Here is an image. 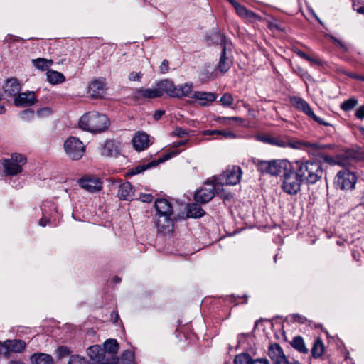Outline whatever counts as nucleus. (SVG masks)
Instances as JSON below:
<instances>
[{
  "label": "nucleus",
  "mask_w": 364,
  "mask_h": 364,
  "mask_svg": "<svg viewBox=\"0 0 364 364\" xmlns=\"http://www.w3.org/2000/svg\"><path fill=\"white\" fill-rule=\"evenodd\" d=\"M292 168L296 172L299 178L307 184H314L323 174L322 164L312 160H297Z\"/></svg>",
  "instance_id": "1"
},
{
  "label": "nucleus",
  "mask_w": 364,
  "mask_h": 364,
  "mask_svg": "<svg viewBox=\"0 0 364 364\" xmlns=\"http://www.w3.org/2000/svg\"><path fill=\"white\" fill-rule=\"evenodd\" d=\"M109 125V120L105 114L97 112H89L79 120V127L85 131L97 133L105 131Z\"/></svg>",
  "instance_id": "2"
},
{
  "label": "nucleus",
  "mask_w": 364,
  "mask_h": 364,
  "mask_svg": "<svg viewBox=\"0 0 364 364\" xmlns=\"http://www.w3.org/2000/svg\"><path fill=\"white\" fill-rule=\"evenodd\" d=\"M215 194L224 200H230L232 198L230 193H225L223 188L215 184L210 178L207 180L203 188L196 191L194 200L198 203L205 204L210 201Z\"/></svg>",
  "instance_id": "3"
},
{
  "label": "nucleus",
  "mask_w": 364,
  "mask_h": 364,
  "mask_svg": "<svg viewBox=\"0 0 364 364\" xmlns=\"http://www.w3.org/2000/svg\"><path fill=\"white\" fill-rule=\"evenodd\" d=\"M253 161L259 172L271 176H278L282 172L284 173L291 167V163L286 159H273L270 161L254 159Z\"/></svg>",
  "instance_id": "4"
},
{
  "label": "nucleus",
  "mask_w": 364,
  "mask_h": 364,
  "mask_svg": "<svg viewBox=\"0 0 364 364\" xmlns=\"http://www.w3.org/2000/svg\"><path fill=\"white\" fill-rule=\"evenodd\" d=\"M26 162V157L18 153L12 154L9 159H2L1 164L5 176H16L21 173Z\"/></svg>",
  "instance_id": "5"
},
{
  "label": "nucleus",
  "mask_w": 364,
  "mask_h": 364,
  "mask_svg": "<svg viewBox=\"0 0 364 364\" xmlns=\"http://www.w3.org/2000/svg\"><path fill=\"white\" fill-rule=\"evenodd\" d=\"M242 169L240 166H228L225 171L218 176L212 177V181L220 188L223 186L236 185L240 181L242 177Z\"/></svg>",
  "instance_id": "6"
},
{
  "label": "nucleus",
  "mask_w": 364,
  "mask_h": 364,
  "mask_svg": "<svg viewBox=\"0 0 364 364\" xmlns=\"http://www.w3.org/2000/svg\"><path fill=\"white\" fill-rule=\"evenodd\" d=\"M300 179L291 165L290 168L284 173L283 191L289 195L296 194L300 191L301 183H304Z\"/></svg>",
  "instance_id": "7"
},
{
  "label": "nucleus",
  "mask_w": 364,
  "mask_h": 364,
  "mask_svg": "<svg viewBox=\"0 0 364 364\" xmlns=\"http://www.w3.org/2000/svg\"><path fill=\"white\" fill-rule=\"evenodd\" d=\"M64 149L70 159L79 160L85 151V146L78 138L70 136L64 142Z\"/></svg>",
  "instance_id": "8"
},
{
  "label": "nucleus",
  "mask_w": 364,
  "mask_h": 364,
  "mask_svg": "<svg viewBox=\"0 0 364 364\" xmlns=\"http://www.w3.org/2000/svg\"><path fill=\"white\" fill-rule=\"evenodd\" d=\"M357 178L354 173L347 169H342L338 172L335 179L336 188L341 190H352L354 188Z\"/></svg>",
  "instance_id": "9"
},
{
  "label": "nucleus",
  "mask_w": 364,
  "mask_h": 364,
  "mask_svg": "<svg viewBox=\"0 0 364 364\" xmlns=\"http://www.w3.org/2000/svg\"><path fill=\"white\" fill-rule=\"evenodd\" d=\"M290 102L291 104L294 106L297 109L305 113L307 116L313 119L315 122L318 123L319 124H322L324 126H330L331 124L328 122H326L324 120H323L321 118L316 116L313 110L311 109V107L308 104L307 102H306L304 99L299 97H290Z\"/></svg>",
  "instance_id": "10"
},
{
  "label": "nucleus",
  "mask_w": 364,
  "mask_h": 364,
  "mask_svg": "<svg viewBox=\"0 0 364 364\" xmlns=\"http://www.w3.org/2000/svg\"><path fill=\"white\" fill-rule=\"evenodd\" d=\"M272 145L281 148L289 147L294 149H304L303 141L294 140L287 135L274 136Z\"/></svg>",
  "instance_id": "11"
},
{
  "label": "nucleus",
  "mask_w": 364,
  "mask_h": 364,
  "mask_svg": "<svg viewBox=\"0 0 364 364\" xmlns=\"http://www.w3.org/2000/svg\"><path fill=\"white\" fill-rule=\"evenodd\" d=\"M230 2L235 8L236 13L243 19L250 22L260 21L262 18L256 13L248 10L245 6L235 0H230Z\"/></svg>",
  "instance_id": "12"
},
{
  "label": "nucleus",
  "mask_w": 364,
  "mask_h": 364,
  "mask_svg": "<svg viewBox=\"0 0 364 364\" xmlns=\"http://www.w3.org/2000/svg\"><path fill=\"white\" fill-rule=\"evenodd\" d=\"M80 186L90 193H96L102 189V182L99 178L86 176L79 180Z\"/></svg>",
  "instance_id": "13"
},
{
  "label": "nucleus",
  "mask_w": 364,
  "mask_h": 364,
  "mask_svg": "<svg viewBox=\"0 0 364 364\" xmlns=\"http://www.w3.org/2000/svg\"><path fill=\"white\" fill-rule=\"evenodd\" d=\"M172 154H166L164 155L162 158L156 161L154 160L146 164H139L131 169L129 170L127 175V176H134L139 173H141L146 171V169L155 167L158 166L160 163L164 162L166 160H168L171 158Z\"/></svg>",
  "instance_id": "14"
},
{
  "label": "nucleus",
  "mask_w": 364,
  "mask_h": 364,
  "mask_svg": "<svg viewBox=\"0 0 364 364\" xmlns=\"http://www.w3.org/2000/svg\"><path fill=\"white\" fill-rule=\"evenodd\" d=\"M268 355L274 364H289L281 346L278 343L269 346Z\"/></svg>",
  "instance_id": "15"
},
{
  "label": "nucleus",
  "mask_w": 364,
  "mask_h": 364,
  "mask_svg": "<svg viewBox=\"0 0 364 364\" xmlns=\"http://www.w3.org/2000/svg\"><path fill=\"white\" fill-rule=\"evenodd\" d=\"M156 227L158 232L164 235L169 234L173 232V222L169 215H157Z\"/></svg>",
  "instance_id": "16"
},
{
  "label": "nucleus",
  "mask_w": 364,
  "mask_h": 364,
  "mask_svg": "<svg viewBox=\"0 0 364 364\" xmlns=\"http://www.w3.org/2000/svg\"><path fill=\"white\" fill-rule=\"evenodd\" d=\"M221 44L223 46V48L218 64V69L221 73H225L230 68L232 62L228 55L226 40L224 39Z\"/></svg>",
  "instance_id": "17"
},
{
  "label": "nucleus",
  "mask_w": 364,
  "mask_h": 364,
  "mask_svg": "<svg viewBox=\"0 0 364 364\" xmlns=\"http://www.w3.org/2000/svg\"><path fill=\"white\" fill-rule=\"evenodd\" d=\"M132 142L134 148L139 151L145 150L151 144L149 135L142 132H136L133 136Z\"/></svg>",
  "instance_id": "18"
},
{
  "label": "nucleus",
  "mask_w": 364,
  "mask_h": 364,
  "mask_svg": "<svg viewBox=\"0 0 364 364\" xmlns=\"http://www.w3.org/2000/svg\"><path fill=\"white\" fill-rule=\"evenodd\" d=\"M133 97L136 100L143 99H154L160 97V93L156 88H144L140 87L136 89L133 92Z\"/></svg>",
  "instance_id": "19"
},
{
  "label": "nucleus",
  "mask_w": 364,
  "mask_h": 364,
  "mask_svg": "<svg viewBox=\"0 0 364 364\" xmlns=\"http://www.w3.org/2000/svg\"><path fill=\"white\" fill-rule=\"evenodd\" d=\"M174 85L175 84L172 80L165 79L158 82L156 87L157 91L160 93V97L166 94L169 97H174Z\"/></svg>",
  "instance_id": "20"
},
{
  "label": "nucleus",
  "mask_w": 364,
  "mask_h": 364,
  "mask_svg": "<svg viewBox=\"0 0 364 364\" xmlns=\"http://www.w3.org/2000/svg\"><path fill=\"white\" fill-rule=\"evenodd\" d=\"M117 196L120 200H132L134 196V189L129 182H124L119 185Z\"/></svg>",
  "instance_id": "21"
},
{
  "label": "nucleus",
  "mask_w": 364,
  "mask_h": 364,
  "mask_svg": "<svg viewBox=\"0 0 364 364\" xmlns=\"http://www.w3.org/2000/svg\"><path fill=\"white\" fill-rule=\"evenodd\" d=\"M155 208L157 215L173 214V207L171 203L165 198H158L155 201Z\"/></svg>",
  "instance_id": "22"
},
{
  "label": "nucleus",
  "mask_w": 364,
  "mask_h": 364,
  "mask_svg": "<svg viewBox=\"0 0 364 364\" xmlns=\"http://www.w3.org/2000/svg\"><path fill=\"white\" fill-rule=\"evenodd\" d=\"M216 95L213 92L196 91L191 96V98L199 101L201 106H207L210 102L216 100Z\"/></svg>",
  "instance_id": "23"
},
{
  "label": "nucleus",
  "mask_w": 364,
  "mask_h": 364,
  "mask_svg": "<svg viewBox=\"0 0 364 364\" xmlns=\"http://www.w3.org/2000/svg\"><path fill=\"white\" fill-rule=\"evenodd\" d=\"M87 355L91 360L95 362L105 360V349L99 345L90 346L87 350Z\"/></svg>",
  "instance_id": "24"
},
{
  "label": "nucleus",
  "mask_w": 364,
  "mask_h": 364,
  "mask_svg": "<svg viewBox=\"0 0 364 364\" xmlns=\"http://www.w3.org/2000/svg\"><path fill=\"white\" fill-rule=\"evenodd\" d=\"M36 100L33 92L20 93L14 99V105L17 107L31 106L36 102Z\"/></svg>",
  "instance_id": "25"
},
{
  "label": "nucleus",
  "mask_w": 364,
  "mask_h": 364,
  "mask_svg": "<svg viewBox=\"0 0 364 364\" xmlns=\"http://www.w3.org/2000/svg\"><path fill=\"white\" fill-rule=\"evenodd\" d=\"M3 89L6 95L12 97L19 94L21 85L16 79L11 78L6 80Z\"/></svg>",
  "instance_id": "26"
},
{
  "label": "nucleus",
  "mask_w": 364,
  "mask_h": 364,
  "mask_svg": "<svg viewBox=\"0 0 364 364\" xmlns=\"http://www.w3.org/2000/svg\"><path fill=\"white\" fill-rule=\"evenodd\" d=\"M105 85V82L101 79L93 80L89 85V93L93 97H100L104 93Z\"/></svg>",
  "instance_id": "27"
},
{
  "label": "nucleus",
  "mask_w": 364,
  "mask_h": 364,
  "mask_svg": "<svg viewBox=\"0 0 364 364\" xmlns=\"http://www.w3.org/2000/svg\"><path fill=\"white\" fill-rule=\"evenodd\" d=\"M26 343L23 340H6L4 342L3 346L8 350L14 353H21L26 348Z\"/></svg>",
  "instance_id": "28"
},
{
  "label": "nucleus",
  "mask_w": 364,
  "mask_h": 364,
  "mask_svg": "<svg viewBox=\"0 0 364 364\" xmlns=\"http://www.w3.org/2000/svg\"><path fill=\"white\" fill-rule=\"evenodd\" d=\"M174 97L183 98L185 97H191L193 90V83L186 82L182 85H174Z\"/></svg>",
  "instance_id": "29"
},
{
  "label": "nucleus",
  "mask_w": 364,
  "mask_h": 364,
  "mask_svg": "<svg viewBox=\"0 0 364 364\" xmlns=\"http://www.w3.org/2000/svg\"><path fill=\"white\" fill-rule=\"evenodd\" d=\"M31 364H53L54 360L53 357L47 353H35L31 358Z\"/></svg>",
  "instance_id": "30"
},
{
  "label": "nucleus",
  "mask_w": 364,
  "mask_h": 364,
  "mask_svg": "<svg viewBox=\"0 0 364 364\" xmlns=\"http://www.w3.org/2000/svg\"><path fill=\"white\" fill-rule=\"evenodd\" d=\"M205 212L200 207V205L197 203H190L187 205V217L193 218H199L203 217L205 215Z\"/></svg>",
  "instance_id": "31"
},
{
  "label": "nucleus",
  "mask_w": 364,
  "mask_h": 364,
  "mask_svg": "<svg viewBox=\"0 0 364 364\" xmlns=\"http://www.w3.org/2000/svg\"><path fill=\"white\" fill-rule=\"evenodd\" d=\"M102 349H105V354H111L112 357H117L116 354L119 350V343L116 339H107L104 343Z\"/></svg>",
  "instance_id": "32"
},
{
  "label": "nucleus",
  "mask_w": 364,
  "mask_h": 364,
  "mask_svg": "<svg viewBox=\"0 0 364 364\" xmlns=\"http://www.w3.org/2000/svg\"><path fill=\"white\" fill-rule=\"evenodd\" d=\"M46 76L47 80L52 85L60 84L65 81V77L62 73L53 70H48Z\"/></svg>",
  "instance_id": "33"
},
{
  "label": "nucleus",
  "mask_w": 364,
  "mask_h": 364,
  "mask_svg": "<svg viewBox=\"0 0 364 364\" xmlns=\"http://www.w3.org/2000/svg\"><path fill=\"white\" fill-rule=\"evenodd\" d=\"M118 154V149L113 141H105L102 149V155L106 156H116Z\"/></svg>",
  "instance_id": "34"
},
{
  "label": "nucleus",
  "mask_w": 364,
  "mask_h": 364,
  "mask_svg": "<svg viewBox=\"0 0 364 364\" xmlns=\"http://www.w3.org/2000/svg\"><path fill=\"white\" fill-rule=\"evenodd\" d=\"M324 344L320 338H317L311 348V355L314 358L321 357L324 352Z\"/></svg>",
  "instance_id": "35"
},
{
  "label": "nucleus",
  "mask_w": 364,
  "mask_h": 364,
  "mask_svg": "<svg viewBox=\"0 0 364 364\" xmlns=\"http://www.w3.org/2000/svg\"><path fill=\"white\" fill-rule=\"evenodd\" d=\"M32 63L37 69L48 71V68L53 64V61L46 58H37L33 59Z\"/></svg>",
  "instance_id": "36"
},
{
  "label": "nucleus",
  "mask_w": 364,
  "mask_h": 364,
  "mask_svg": "<svg viewBox=\"0 0 364 364\" xmlns=\"http://www.w3.org/2000/svg\"><path fill=\"white\" fill-rule=\"evenodd\" d=\"M292 347L302 353H306L308 349L305 346L304 341L301 336H296L291 342Z\"/></svg>",
  "instance_id": "37"
},
{
  "label": "nucleus",
  "mask_w": 364,
  "mask_h": 364,
  "mask_svg": "<svg viewBox=\"0 0 364 364\" xmlns=\"http://www.w3.org/2000/svg\"><path fill=\"white\" fill-rule=\"evenodd\" d=\"M304 149L306 148H311L312 150H323V149H331L333 148L334 145L331 144H321L318 143H310L307 141H304Z\"/></svg>",
  "instance_id": "38"
},
{
  "label": "nucleus",
  "mask_w": 364,
  "mask_h": 364,
  "mask_svg": "<svg viewBox=\"0 0 364 364\" xmlns=\"http://www.w3.org/2000/svg\"><path fill=\"white\" fill-rule=\"evenodd\" d=\"M121 360L123 364H134V353L133 351L124 350L121 355Z\"/></svg>",
  "instance_id": "39"
},
{
  "label": "nucleus",
  "mask_w": 364,
  "mask_h": 364,
  "mask_svg": "<svg viewBox=\"0 0 364 364\" xmlns=\"http://www.w3.org/2000/svg\"><path fill=\"white\" fill-rule=\"evenodd\" d=\"M252 358L247 353L239 354L234 360L235 364H252Z\"/></svg>",
  "instance_id": "40"
},
{
  "label": "nucleus",
  "mask_w": 364,
  "mask_h": 364,
  "mask_svg": "<svg viewBox=\"0 0 364 364\" xmlns=\"http://www.w3.org/2000/svg\"><path fill=\"white\" fill-rule=\"evenodd\" d=\"M358 104V100L355 98H350L345 100L341 105V108L344 111H350L353 109Z\"/></svg>",
  "instance_id": "41"
},
{
  "label": "nucleus",
  "mask_w": 364,
  "mask_h": 364,
  "mask_svg": "<svg viewBox=\"0 0 364 364\" xmlns=\"http://www.w3.org/2000/svg\"><path fill=\"white\" fill-rule=\"evenodd\" d=\"M68 364H89V362L85 357L73 355L70 356Z\"/></svg>",
  "instance_id": "42"
},
{
  "label": "nucleus",
  "mask_w": 364,
  "mask_h": 364,
  "mask_svg": "<svg viewBox=\"0 0 364 364\" xmlns=\"http://www.w3.org/2000/svg\"><path fill=\"white\" fill-rule=\"evenodd\" d=\"M57 355L59 358H65L70 354V350L68 347L62 346L58 347L55 350Z\"/></svg>",
  "instance_id": "43"
},
{
  "label": "nucleus",
  "mask_w": 364,
  "mask_h": 364,
  "mask_svg": "<svg viewBox=\"0 0 364 364\" xmlns=\"http://www.w3.org/2000/svg\"><path fill=\"white\" fill-rule=\"evenodd\" d=\"M233 97L231 94L226 92L220 97V102L223 106H229L233 102Z\"/></svg>",
  "instance_id": "44"
},
{
  "label": "nucleus",
  "mask_w": 364,
  "mask_h": 364,
  "mask_svg": "<svg viewBox=\"0 0 364 364\" xmlns=\"http://www.w3.org/2000/svg\"><path fill=\"white\" fill-rule=\"evenodd\" d=\"M224 137L226 139H233L235 138L236 135L231 131L226 130H219L218 131V137Z\"/></svg>",
  "instance_id": "45"
},
{
  "label": "nucleus",
  "mask_w": 364,
  "mask_h": 364,
  "mask_svg": "<svg viewBox=\"0 0 364 364\" xmlns=\"http://www.w3.org/2000/svg\"><path fill=\"white\" fill-rule=\"evenodd\" d=\"M20 114L22 119L29 120L31 117H33L34 112L31 109H27L21 112Z\"/></svg>",
  "instance_id": "46"
},
{
  "label": "nucleus",
  "mask_w": 364,
  "mask_h": 364,
  "mask_svg": "<svg viewBox=\"0 0 364 364\" xmlns=\"http://www.w3.org/2000/svg\"><path fill=\"white\" fill-rule=\"evenodd\" d=\"M143 74L141 72H131L129 75V80L131 81H139L142 78Z\"/></svg>",
  "instance_id": "47"
},
{
  "label": "nucleus",
  "mask_w": 364,
  "mask_h": 364,
  "mask_svg": "<svg viewBox=\"0 0 364 364\" xmlns=\"http://www.w3.org/2000/svg\"><path fill=\"white\" fill-rule=\"evenodd\" d=\"M187 141H188V140H181L179 141L174 142L173 143V148L175 149V150H173V151H172L171 152L169 153V154H172L171 157L178 154L179 151L176 150V149H177L178 147H179L181 146L185 145L187 143Z\"/></svg>",
  "instance_id": "48"
},
{
  "label": "nucleus",
  "mask_w": 364,
  "mask_h": 364,
  "mask_svg": "<svg viewBox=\"0 0 364 364\" xmlns=\"http://www.w3.org/2000/svg\"><path fill=\"white\" fill-rule=\"evenodd\" d=\"M23 38H21V37H18V36H14V35H11V34H9L6 36L5 38V41L6 43H7L8 44H11L14 42H18L20 41H22Z\"/></svg>",
  "instance_id": "49"
},
{
  "label": "nucleus",
  "mask_w": 364,
  "mask_h": 364,
  "mask_svg": "<svg viewBox=\"0 0 364 364\" xmlns=\"http://www.w3.org/2000/svg\"><path fill=\"white\" fill-rule=\"evenodd\" d=\"M172 134L178 137H183L186 135H188V132H186L182 127H176L172 132Z\"/></svg>",
  "instance_id": "50"
},
{
  "label": "nucleus",
  "mask_w": 364,
  "mask_h": 364,
  "mask_svg": "<svg viewBox=\"0 0 364 364\" xmlns=\"http://www.w3.org/2000/svg\"><path fill=\"white\" fill-rule=\"evenodd\" d=\"M230 120L235 121V122H240V123H242L244 121L243 119L238 117H223L219 118V122H223V123H226L227 121H230Z\"/></svg>",
  "instance_id": "51"
},
{
  "label": "nucleus",
  "mask_w": 364,
  "mask_h": 364,
  "mask_svg": "<svg viewBox=\"0 0 364 364\" xmlns=\"http://www.w3.org/2000/svg\"><path fill=\"white\" fill-rule=\"evenodd\" d=\"M273 136L270 135H262L258 137L259 140L263 143L272 145Z\"/></svg>",
  "instance_id": "52"
},
{
  "label": "nucleus",
  "mask_w": 364,
  "mask_h": 364,
  "mask_svg": "<svg viewBox=\"0 0 364 364\" xmlns=\"http://www.w3.org/2000/svg\"><path fill=\"white\" fill-rule=\"evenodd\" d=\"M159 70L161 73H166L169 70V63L167 60H164L159 66Z\"/></svg>",
  "instance_id": "53"
},
{
  "label": "nucleus",
  "mask_w": 364,
  "mask_h": 364,
  "mask_svg": "<svg viewBox=\"0 0 364 364\" xmlns=\"http://www.w3.org/2000/svg\"><path fill=\"white\" fill-rule=\"evenodd\" d=\"M346 157L353 159H364V156H359V154L355 151H349L346 153Z\"/></svg>",
  "instance_id": "54"
},
{
  "label": "nucleus",
  "mask_w": 364,
  "mask_h": 364,
  "mask_svg": "<svg viewBox=\"0 0 364 364\" xmlns=\"http://www.w3.org/2000/svg\"><path fill=\"white\" fill-rule=\"evenodd\" d=\"M355 115L358 119H364V105L360 106L356 110Z\"/></svg>",
  "instance_id": "55"
},
{
  "label": "nucleus",
  "mask_w": 364,
  "mask_h": 364,
  "mask_svg": "<svg viewBox=\"0 0 364 364\" xmlns=\"http://www.w3.org/2000/svg\"><path fill=\"white\" fill-rule=\"evenodd\" d=\"M140 200L144 203H150L153 200V196L151 194H143L140 196Z\"/></svg>",
  "instance_id": "56"
},
{
  "label": "nucleus",
  "mask_w": 364,
  "mask_h": 364,
  "mask_svg": "<svg viewBox=\"0 0 364 364\" xmlns=\"http://www.w3.org/2000/svg\"><path fill=\"white\" fill-rule=\"evenodd\" d=\"M321 158L323 159V160L329 164H336V161L333 159V157L328 156V155H323L321 156Z\"/></svg>",
  "instance_id": "57"
},
{
  "label": "nucleus",
  "mask_w": 364,
  "mask_h": 364,
  "mask_svg": "<svg viewBox=\"0 0 364 364\" xmlns=\"http://www.w3.org/2000/svg\"><path fill=\"white\" fill-rule=\"evenodd\" d=\"M348 76L350 77V78L364 82V76L363 75L350 73L348 74Z\"/></svg>",
  "instance_id": "58"
},
{
  "label": "nucleus",
  "mask_w": 364,
  "mask_h": 364,
  "mask_svg": "<svg viewBox=\"0 0 364 364\" xmlns=\"http://www.w3.org/2000/svg\"><path fill=\"white\" fill-rule=\"evenodd\" d=\"M292 317L294 321L299 322L301 323H304L306 321V318L299 314H294Z\"/></svg>",
  "instance_id": "59"
},
{
  "label": "nucleus",
  "mask_w": 364,
  "mask_h": 364,
  "mask_svg": "<svg viewBox=\"0 0 364 364\" xmlns=\"http://www.w3.org/2000/svg\"><path fill=\"white\" fill-rule=\"evenodd\" d=\"M164 114H165L164 110L158 109L155 112V113L154 114V119L155 120H159Z\"/></svg>",
  "instance_id": "60"
},
{
  "label": "nucleus",
  "mask_w": 364,
  "mask_h": 364,
  "mask_svg": "<svg viewBox=\"0 0 364 364\" xmlns=\"http://www.w3.org/2000/svg\"><path fill=\"white\" fill-rule=\"evenodd\" d=\"M252 364H269V363L267 358H259L252 360Z\"/></svg>",
  "instance_id": "61"
},
{
  "label": "nucleus",
  "mask_w": 364,
  "mask_h": 364,
  "mask_svg": "<svg viewBox=\"0 0 364 364\" xmlns=\"http://www.w3.org/2000/svg\"><path fill=\"white\" fill-rule=\"evenodd\" d=\"M331 38L332 41H333V43L338 44L344 50H347L346 46L341 41H340L339 40H338L337 38H336L333 36H331Z\"/></svg>",
  "instance_id": "62"
},
{
  "label": "nucleus",
  "mask_w": 364,
  "mask_h": 364,
  "mask_svg": "<svg viewBox=\"0 0 364 364\" xmlns=\"http://www.w3.org/2000/svg\"><path fill=\"white\" fill-rule=\"evenodd\" d=\"M218 131L217 129L215 130H205L203 132L204 135H217V137H218Z\"/></svg>",
  "instance_id": "63"
},
{
  "label": "nucleus",
  "mask_w": 364,
  "mask_h": 364,
  "mask_svg": "<svg viewBox=\"0 0 364 364\" xmlns=\"http://www.w3.org/2000/svg\"><path fill=\"white\" fill-rule=\"evenodd\" d=\"M296 54L301 57V58L306 60V59H309L308 58V55L306 53H305L304 52L301 51V50H299L296 52Z\"/></svg>",
  "instance_id": "64"
}]
</instances>
